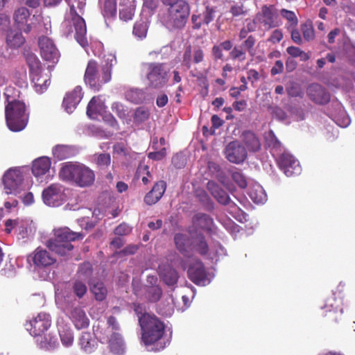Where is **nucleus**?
<instances>
[{
    "label": "nucleus",
    "instance_id": "36",
    "mask_svg": "<svg viewBox=\"0 0 355 355\" xmlns=\"http://www.w3.org/2000/svg\"><path fill=\"white\" fill-rule=\"evenodd\" d=\"M6 42L10 47L16 49L24 43V38L20 32L10 31L7 35Z\"/></svg>",
    "mask_w": 355,
    "mask_h": 355
},
{
    "label": "nucleus",
    "instance_id": "41",
    "mask_svg": "<svg viewBox=\"0 0 355 355\" xmlns=\"http://www.w3.org/2000/svg\"><path fill=\"white\" fill-rule=\"evenodd\" d=\"M111 109L119 118L125 121L128 124L130 123V119L128 118V110L120 102H114L111 105Z\"/></svg>",
    "mask_w": 355,
    "mask_h": 355
},
{
    "label": "nucleus",
    "instance_id": "9",
    "mask_svg": "<svg viewBox=\"0 0 355 355\" xmlns=\"http://www.w3.org/2000/svg\"><path fill=\"white\" fill-rule=\"evenodd\" d=\"M66 189L60 184H52L42 193L43 202L49 207H59L65 202L67 196L65 193Z\"/></svg>",
    "mask_w": 355,
    "mask_h": 355
},
{
    "label": "nucleus",
    "instance_id": "6",
    "mask_svg": "<svg viewBox=\"0 0 355 355\" xmlns=\"http://www.w3.org/2000/svg\"><path fill=\"white\" fill-rule=\"evenodd\" d=\"M26 61L35 90L39 94L44 92L50 85L49 72L42 69L38 58L33 53L27 55Z\"/></svg>",
    "mask_w": 355,
    "mask_h": 355
},
{
    "label": "nucleus",
    "instance_id": "5",
    "mask_svg": "<svg viewBox=\"0 0 355 355\" xmlns=\"http://www.w3.org/2000/svg\"><path fill=\"white\" fill-rule=\"evenodd\" d=\"M81 238V234L64 227L54 230V238L47 241V247L53 252L65 255L73 249L71 242Z\"/></svg>",
    "mask_w": 355,
    "mask_h": 355
},
{
    "label": "nucleus",
    "instance_id": "17",
    "mask_svg": "<svg viewBox=\"0 0 355 355\" xmlns=\"http://www.w3.org/2000/svg\"><path fill=\"white\" fill-rule=\"evenodd\" d=\"M207 189L219 203L225 205H228L232 209V213L236 214L240 211V209L234 202H231L227 193L221 189L216 183L213 181L208 182Z\"/></svg>",
    "mask_w": 355,
    "mask_h": 355
},
{
    "label": "nucleus",
    "instance_id": "42",
    "mask_svg": "<svg viewBox=\"0 0 355 355\" xmlns=\"http://www.w3.org/2000/svg\"><path fill=\"white\" fill-rule=\"evenodd\" d=\"M148 24L147 19L137 21L133 28L134 35L140 40L145 38L148 31Z\"/></svg>",
    "mask_w": 355,
    "mask_h": 355
},
{
    "label": "nucleus",
    "instance_id": "22",
    "mask_svg": "<svg viewBox=\"0 0 355 355\" xmlns=\"http://www.w3.org/2000/svg\"><path fill=\"white\" fill-rule=\"evenodd\" d=\"M105 111L104 102L99 96H94L88 103L87 114L90 119H96L98 116L103 115Z\"/></svg>",
    "mask_w": 355,
    "mask_h": 355
},
{
    "label": "nucleus",
    "instance_id": "49",
    "mask_svg": "<svg viewBox=\"0 0 355 355\" xmlns=\"http://www.w3.org/2000/svg\"><path fill=\"white\" fill-rule=\"evenodd\" d=\"M102 13L105 17H113L116 13V3L115 0H105Z\"/></svg>",
    "mask_w": 355,
    "mask_h": 355
},
{
    "label": "nucleus",
    "instance_id": "11",
    "mask_svg": "<svg viewBox=\"0 0 355 355\" xmlns=\"http://www.w3.org/2000/svg\"><path fill=\"white\" fill-rule=\"evenodd\" d=\"M168 71L164 64L150 63L148 64L147 79L150 85L155 88L163 86L168 80Z\"/></svg>",
    "mask_w": 355,
    "mask_h": 355
},
{
    "label": "nucleus",
    "instance_id": "31",
    "mask_svg": "<svg viewBox=\"0 0 355 355\" xmlns=\"http://www.w3.org/2000/svg\"><path fill=\"white\" fill-rule=\"evenodd\" d=\"M159 272L160 277L167 285L173 286L177 283L178 275L170 266H159Z\"/></svg>",
    "mask_w": 355,
    "mask_h": 355
},
{
    "label": "nucleus",
    "instance_id": "62",
    "mask_svg": "<svg viewBox=\"0 0 355 355\" xmlns=\"http://www.w3.org/2000/svg\"><path fill=\"white\" fill-rule=\"evenodd\" d=\"M132 228L125 223H122L116 227L114 233L116 235L123 236L131 232Z\"/></svg>",
    "mask_w": 355,
    "mask_h": 355
},
{
    "label": "nucleus",
    "instance_id": "55",
    "mask_svg": "<svg viewBox=\"0 0 355 355\" xmlns=\"http://www.w3.org/2000/svg\"><path fill=\"white\" fill-rule=\"evenodd\" d=\"M95 162L96 164L101 168L107 167L111 162L110 155L106 153L96 155Z\"/></svg>",
    "mask_w": 355,
    "mask_h": 355
},
{
    "label": "nucleus",
    "instance_id": "27",
    "mask_svg": "<svg viewBox=\"0 0 355 355\" xmlns=\"http://www.w3.org/2000/svg\"><path fill=\"white\" fill-rule=\"evenodd\" d=\"M30 15L29 10L24 7L16 10L13 15V19L18 28L26 33L31 30V26L27 24Z\"/></svg>",
    "mask_w": 355,
    "mask_h": 355
},
{
    "label": "nucleus",
    "instance_id": "46",
    "mask_svg": "<svg viewBox=\"0 0 355 355\" xmlns=\"http://www.w3.org/2000/svg\"><path fill=\"white\" fill-rule=\"evenodd\" d=\"M193 223L201 229H208L212 224V219L207 214H198L193 218Z\"/></svg>",
    "mask_w": 355,
    "mask_h": 355
},
{
    "label": "nucleus",
    "instance_id": "30",
    "mask_svg": "<svg viewBox=\"0 0 355 355\" xmlns=\"http://www.w3.org/2000/svg\"><path fill=\"white\" fill-rule=\"evenodd\" d=\"M276 14L272 9L263 6L261 12L257 15V19L259 22L263 24L266 28L269 29L277 26L275 22Z\"/></svg>",
    "mask_w": 355,
    "mask_h": 355
},
{
    "label": "nucleus",
    "instance_id": "12",
    "mask_svg": "<svg viewBox=\"0 0 355 355\" xmlns=\"http://www.w3.org/2000/svg\"><path fill=\"white\" fill-rule=\"evenodd\" d=\"M50 315L46 313H40L26 323V329L35 337H40L51 326Z\"/></svg>",
    "mask_w": 355,
    "mask_h": 355
},
{
    "label": "nucleus",
    "instance_id": "25",
    "mask_svg": "<svg viewBox=\"0 0 355 355\" xmlns=\"http://www.w3.org/2000/svg\"><path fill=\"white\" fill-rule=\"evenodd\" d=\"M51 159L48 157H41L33 162L32 173L37 178L46 175L50 171Z\"/></svg>",
    "mask_w": 355,
    "mask_h": 355
},
{
    "label": "nucleus",
    "instance_id": "54",
    "mask_svg": "<svg viewBox=\"0 0 355 355\" xmlns=\"http://www.w3.org/2000/svg\"><path fill=\"white\" fill-rule=\"evenodd\" d=\"M286 92L288 96L292 97L302 96L303 92L299 84L291 82L286 87Z\"/></svg>",
    "mask_w": 355,
    "mask_h": 355
},
{
    "label": "nucleus",
    "instance_id": "33",
    "mask_svg": "<svg viewBox=\"0 0 355 355\" xmlns=\"http://www.w3.org/2000/svg\"><path fill=\"white\" fill-rule=\"evenodd\" d=\"M337 111L333 114L334 121L340 127L346 128L350 123V119L340 103L336 104Z\"/></svg>",
    "mask_w": 355,
    "mask_h": 355
},
{
    "label": "nucleus",
    "instance_id": "13",
    "mask_svg": "<svg viewBox=\"0 0 355 355\" xmlns=\"http://www.w3.org/2000/svg\"><path fill=\"white\" fill-rule=\"evenodd\" d=\"M188 275L189 279L197 285L205 286L211 282L202 263L195 259H191V263L188 268Z\"/></svg>",
    "mask_w": 355,
    "mask_h": 355
},
{
    "label": "nucleus",
    "instance_id": "56",
    "mask_svg": "<svg viewBox=\"0 0 355 355\" xmlns=\"http://www.w3.org/2000/svg\"><path fill=\"white\" fill-rule=\"evenodd\" d=\"M83 280L78 279L73 285V291L78 297H82L87 292V286Z\"/></svg>",
    "mask_w": 355,
    "mask_h": 355
},
{
    "label": "nucleus",
    "instance_id": "37",
    "mask_svg": "<svg viewBox=\"0 0 355 355\" xmlns=\"http://www.w3.org/2000/svg\"><path fill=\"white\" fill-rule=\"evenodd\" d=\"M243 141L250 151L256 152L259 150L261 144L252 132H245L243 133Z\"/></svg>",
    "mask_w": 355,
    "mask_h": 355
},
{
    "label": "nucleus",
    "instance_id": "32",
    "mask_svg": "<svg viewBox=\"0 0 355 355\" xmlns=\"http://www.w3.org/2000/svg\"><path fill=\"white\" fill-rule=\"evenodd\" d=\"M176 248L182 254L189 252L192 250V239L185 234H177L174 238Z\"/></svg>",
    "mask_w": 355,
    "mask_h": 355
},
{
    "label": "nucleus",
    "instance_id": "20",
    "mask_svg": "<svg viewBox=\"0 0 355 355\" xmlns=\"http://www.w3.org/2000/svg\"><path fill=\"white\" fill-rule=\"evenodd\" d=\"M83 98L82 88L77 86L68 93L64 98L63 107L68 113H72Z\"/></svg>",
    "mask_w": 355,
    "mask_h": 355
},
{
    "label": "nucleus",
    "instance_id": "16",
    "mask_svg": "<svg viewBox=\"0 0 355 355\" xmlns=\"http://www.w3.org/2000/svg\"><path fill=\"white\" fill-rule=\"evenodd\" d=\"M207 189L219 203L225 205H228L232 209V213L236 214L240 211V209L234 202H231L227 193L221 189L216 183L213 181L208 182Z\"/></svg>",
    "mask_w": 355,
    "mask_h": 355
},
{
    "label": "nucleus",
    "instance_id": "35",
    "mask_svg": "<svg viewBox=\"0 0 355 355\" xmlns=\"http://www.w3.org/2000/svg\"><path fill=\"white\" fill-rule=\"evenodd\" d=\"M79 345L87 353L92 352L96 348V340L89 333H83L79 340Z\"/></svg>",
    "mask_w": 355,
    "mask_h": 355
},
{
    "label": "nucleus",
    "instance_id": "50",
    "mask_svg": "<svg viewBox=\"0 0 355 355\" xmlns=\"http://www.w3.org/2000/svg\"><path fill=\"white\" fill-rule=\"evenodd\" d=\"M92 266L89 263H84L82 264L78 272V278L88 282L92 275Z\"/></svg>",
    "mask_w": 355,
    "mask_h": 355
},
{
    "label": "nucleus",
    "instance_id": "61",
    "mask_svg": "<svg viewBox=\"0 0 355 355\" xmlns=\"http://www.w3.org/2000/svg\"><path fill=\"white\" fill-rule=\"evenodd\" d=\"M267 144L270 147L273 148H279L281 146L279 141L272 131L268 133L267 137Z\"/></svg>",
    "mask_w": 355,
    "mask_h": 355
},
{
    "label": "nucleus",
    "instance_id": "64",
    "mask_svg": "<svg viewBox=\"0 0 355 355\" xmlns=\"http://www.w3.org/2000/svg\"><path fill=\"white\" fill-rule=\"evenodd\" d=\"M204 59V52L198 47L193 49V63L198 64L201 62Z\"/></svg>",
    "mask_w": 355,
    "mask_h": 355
},
{
    "label": "nucleus",
    "instance_id": "14",
    "mask_svg": "<svg viewBox=\"0 0 355 355\" xmlns=\"http://www.w3.org/2000/svg\"><path fill=\"white\" fill-rule=\"evenodd\" d=\"M277 163L279 168L288 177L298 175L301 173V166L298 160L288 153H283L279 157Z\"/></svg>",
    "mask_w": 355,
    "mask_h": 355
},
{
    "label": "nucleus",
    "instance_id": "4",
    "mask_svg": "<svg viewBox=\"0 0 355 355\" xmlns=\"http://www.w3.org/2000/svg\"><path fill=\"white\" fill-rule=\"evenodd\" d=\"M6 105L5 114L8 127L13 132L22 130L28 122L26 105L19 100H9Z\"/></svg>",
    "mask_w": 355,
    "mask_h": 355
},
{
    "label": "nucleus",
    "instance_id": "2",
    "mask_svg": "<svg viewBox=\"0 0 355 355\" xmlns=\"http://www.w3.org/2000/svg\"><path fill=\"white\" fill-rule=\"evenodd\" d=\"M119 325L116 318L110 316L105 324H98L94 330L96 337L101 343H107L110 351L116 355H122L125 345L121 335L119 333Z\"/></svg>",
    "mask_w": 355,
    "mask_h": 355
},
{
    "label": "nucleus",
    "instance_id": "34",
    "mask_svg": "<svg viewBox=\"0 0 355 355\" xmlns=\"http://www.w3.org/2000/svg\"><path fill=\"white\" fill-rule=\"evenodd\" d=\"M75 153V150L71 146L67 145H58L53 149V156L59 160L72 157Z\"/></svg>",
    "mask_w": 355,
    "mask_h": 355
},
{
    "label": "nucleus",
    "instance_id": "63",
    "mask_svg": "<svg viewBox=\"0 0 355 355\" xmlns=\"http://www.w3.org/2000/svg\"><path fill=\"white\" fill-rule=\"evenodd\" d=\"M282 15L290 21L291 25H297V19L293 12L283 9Z\"/></svg>",
    "mask_w": 355,
    "mask_h": 355
},
{
    "label": "nucleus",
    "instance_id": "57",
    "mask_svg": "<svg viewBox=\"0 0 355 355\" xmlns=\"http://www.w3.org/2000/svg\"><path fill=\"white\" fill-rule=\"evenodd\" d=\"M193 62V49L191 46L186 49L183 57H182V64L186 66L187 69H189Z\"/></svg>",
    "mask_w": 355,
    "mask_h": 355
},
{
    "label": "nucleus",
    "instance_id": "43",
    "mask_svg": "<svg viewBox=\"0 0 355 355\" xmlns=\"http://www.w3.org/2000/svg\"><path fill=\"white\" fill-rule=\"evenodd\" d=\"M150 116L149 110L144 107H139L135 109L133 114V122L135 125H139L145 122Z\"/></svg>",
    "mask_w": 355,
    "mask_h": 355
},
{
    "label": "nucleus",
    "instance_id": "15",
    "mask_svg": "<svg viewBox=\"0 0 355 355\" xmlns=\"http://www.w3.org/2000/svg\"><path fill=\"white\" fill-rule=\"evenodd\" d=\"M70 12L71 14H74L72 22L76 32L75 38L82 47L85 48L88 46L85 21L83 18L76 14L74 6L70 7Z\"/></svg>",
    "mask_w": 355,
    "mask_h": 355
},
{
    "label": "nucleus",
    "instance_id": "1",
    "mask_svg": "<svg viewBox=\"0 0 355 355\" xmlns=\"http://www.w3.org/2000/svg\"><path fill=\"white\" fill-rule=\"evenodd\" d=\"M142 330L141 339L148 351H159L166 347L160 340L164 333V324L156 316L144 313L139 317Z\"/></svg>",
    "mask_w": 355,
    "mask_h": 355
},
{
    "label": "nucleus",
    "instance_id": "59",
    "mask_svg": "<svg viewBox=\"0 0 355 355\" xmlns=\"http://www.w3.org/2000/svg\"><path fill=\"white\" fill-rule=\"evenodd\" d=\"M302 31L303 33V36L306 40H311L314 38V30L313 26L309 24H304L302 26Z\"/></svg>",
    "mask_w": 355,
    "mask_h": 355
},
{
    "label": "nucleus",
    "instance_id": "7",
    "mask_svg": "<svg viewBox=\"0 0 355 355\" xmlns=\"http://www.w3.org/2000/svg\"><path fill=\"white\" fill-rule=\"evenodd\" d=\"M86 85L94 91H98L102 85L111 80L110 68H102L100 73L98 64L94 60H89L85 73Z\"/></svg>",
    "mask_w": 355,
    "mask_h": 355
},
{
    "label": "nucleus",
    "instance_id": "28",
    "mask_svg": "<svg viewBox=\"0 0 355 355\" xmlns=\"http://www.w3.org/2000/svg\"><path fill=\"white\" fill-rule=\"evenodd\" d=\"M248 194L250 199L257 204L264 203L267 200V196L264 189L257 182H252L249 184Z\"/></svg>",
    "mask_w": 355,
    "mask_h": 355
},
{
    "label": "nucleus",
    "instance_id": "40",
    "mask_svg": "<svg viewBox=\"0 0 355 355\" xmlns=\"http://www.w3.org/2000/svg\"><path fill=\"white\" fill-rule=\"evenodd\" d=\"M90 286L91 291L97 300L102 301L106 297L107 291L103 282L98 281L96 282H93L90 283Z\"/></svg>",
    "mask_w": 355,
    "mask_h": 355
},
{
    "label": "nucleus",
    "instance_id": "39",
    "mask_svg": "<svg viewBox=\"0 0 355 355\" xmlns=\"http://www.w3.org/2000/svg\"><path fill=\"white\" fill-rule=\"evenodd\" d=\"M37 343L40 348L46 349H53L58 345L57 338L51 334H45L44 337L37 338Z\"/></svg>",
    "mask_w": 355,
    "mask_h": 355
},
{
    "label": "nucleus",
    "instance_id": "60",
    "mask_svg": "<svg viewBox=\"0 0 355 355\" xmlns=\"http://www.w3.org/2000/svg\"><path fill=\"white\" fill-rule=\"evenodd\" d=\"M230 12L233 17H239L245 14L243 5L242 3L232 5L230 8Z\"/></svg>",
    "mask_w": 355,
    "mask_h": 355
},
{
    "label": "nucleus",
    "instance_id": "38",
    "mask_svg": "<svg viewBox=\"0 0 355 355\" xmlns=\"http://www.w3.org/2000/svg\"><path fill=\"white\" fill-rule=\"evenodd\" d=\"M125 98L131 103L138 104L145 100V94L141 89L131 88L125 92Z\"/></svg>",
    "mask_w": 355,
    "mask_h": 355
},
{
    "label": "nucleus",
    "instance_id": "29",
    "mask_svg": "<svg viewBox=\"0 0 355 355\" xmlns=\"http://www.w3.org/2000/svg\"><path fill=\"white\" fill-rule=\"evenodd\" d=\"M70 318L78 329L87 328L89 324V320L85 311L80 307H75L72 309Z\"/></svg>",
    "mask_w": 355,
    "mask_h": 355
},
{
    "label": "nucleus",
    "instance_id": "58",
    "mask_svg": "<svg viewBox=\"0 0 355 355\" xmlns=\"http://www.w3.org/2000/svg\"><path fill=\"white\" fill-rule=\"evenodd\" d=\"M234 181L241 188L248 187L250 183H248L245 178L239 172H235L232 174Z\"/></svg>",
    "mask_w": 355,
    "mask_h": 355
},
{
    "label": "nucleus",
    "instance_id": "52",
    "mask_svg": "<svg viewBox=\"0 0 355 355\" xmlns=\"http://www.w3.org/2000/svg\"><path fill=\"white\" fill-rule=\"evenodd\" d=\"M286 51L293 58H300L302 61H306L309 59V54L298 47L289 46L287 48Z\"/></svg>",
    "mask_w": 355,
    "mask_h": 355
},
{
    "label": "nucleus",
    "instance_id": "8",
    "mask_svg": "<svg viewBox=\"0 0 355 355\" xmlns=\"http://www.w3.org/2000/svg\"><path fill=\"white\" fill-rule=\"evenodd\" d=\"M189 14V6L184 1L175 3L168 8L167 25L176 28H182L186 24Z\"/></svg>",
    "mask_w": 355,
    "mask_h": 355
},
{
    "label": "nucleus",
    "instance_id": "19",
    "mask_svg": "<svg viewBox=\"0 0 355 355\" xmlns=\"http://www.w3.org/2000/svg\"><path fill=\"white\" fill-rule=\"evenodd\" d=\"M42 58L48 61L56 62L59 58V52L53 41L47 37H42L39 40Z\"/></svg>",
    "mask_w": 355,
    "mask_h": 355
},
{
    "label": "nucleus",
    "instance_id": "53",
    "mask_svg": "<svg viewBox=\"0 0 355 355\" xmlns=\"http://www.w3.org/2000/svg\"><path fill=\"white\" fill-rule=\"evenodd\" d=\"M216 12V10L215 7L210 6L209 5L206 6L205 10L202 14L203 24H209L214 19Z\"/></svg>",
    "mask_w": 355,
    "mask_h": 355
},
{
    "label": "nucleus",
    "instance_id": "24",
    "mask_svg": "<svg viewBox=\"0 0 355 355\" xmlns=\"http://www.w3.org/2000/svg\"><path fill=\"white\" fill-rule=\"evenodd\" d=\"M36 232V226L33 220L29 219H19V226L17 230L18 239H29L32 238Z\"/></svg>",
    "mask_w": 355,
    "mask_h": 355
},
{
    "label": "nucleus",
    "instance_id": "26",
    "mask_svg": "<svg viewBox=\"0 0 355 355\" xmlns=\"http://www.w3.org/2000/svg\"><path fill=\"white\" fill-rule=\"evenodd\" d=\"M166 188V182L159 181L155 184L153 189L144 197V202L149 205L158 202L164 193Z\"/></svg>",
    "mask_w": 355,
    "mask_h": 355
},
{
    "label": "nucleus",
    "instance_id": "44",
    "mask_svg": "<svg viewBox=\"0 0 355 355\" xmlns=\"http://www.w3.org/2000/svg\"><path fill=\"white\" fill-rule=\"evenodd\" d=\"M196 249L199 253L205 254L208 252V246L204 237L200 234H197L196 237L192 238V249Z\"/></svg>",
    "mask_w": 355,
    "mask_h": 355
},
{
    "label": "nucleus",
    "instance_id": "48",
    "mask_svg": "<svg viewBox=\"0 0 355 355\" xmlns=\"http://www.w3.org/2000/svg\"><path fill=\"white\" fill-rule=\"evenodd\" d=\"M135 6L133 3H130L120 9L119 17L121 20L127 21L131 20L135 15Z\"/></svg>",
    "mask_w": 355,
    "mask_h": 355
},
{
    "label": "nucleus",
    "instance_id": "45",
    "mask_svg": "<svg viewBox=\"0 0 355 355\" xmlns=\"http://www.w3.org/2000/svg\"><path fill=\"white\" fill-rule=\"evenodd\" d=\"M162 295V290L158 286H151L145 288V297L150 302H157Z\"/></svg>",
    "mask_w": 355,
    "mask_h": 355
},
{
    "label": "nucleus",
    "instance_id": "18",
    "mask_svg": "<svg viewBox=\"0 0 355 355\" xmlns=\"http://www.w3.org/2000/svg\"><path fill=\"white\" fill-rule=\"evenodd\" d=\"M226 158L231 162L240 164L247 157L245 148L239 141L230 142L225 148Z\"/></svg>",
    "mask_w": 355,
    "mask_h": 355
},
{
    "label": "nucleus",
    "instance_id": "23",
    "mask_svg": "<svg viewBox=\"0 0 355 355\" xmlns=\"http://www.w3.org/2000/svg\"><path fill=\"white\" fill-rule=\"evenodd\" d=\"M33 261L39 267H47L55 262V259L46 250L37 248L33 252Z\"/></svg>",
    "mask_w": 355,
    "mask_h": 355
},
{
    "label": "nucleus",
    "instance_id": "47",
    "mask_svg": "<svg viewBox=\"0 0 355 355\" xmlns=\"http://www.w3.org/2000/svg\"><path fill=\"white\" fill-rule=\"evenodd\" d=\"M59 332L62 345L65 347L71 346L73 343L72 330L70 328L62 327V329H59Z\"/></svg>",
    "mask_w": 355,
    "mask_h": 355
},
{
    "label": "nucleus",
    "instance_id": "51",
    "mask_svg": "<svg viewBox=\"0 0 355 355\" xmlns=\"http://www.w3.org/2000/svg\"><path fill=\"white\" fill-rule=\"evenodd\" d=\"M230 57L233 60L243 62L246 58V53L242 46H235L230 51Z\"/></svg>",
    "mask_w": 355,
    "mask_h": 355
},
{
    "label": "nucleus",
    "instance_id": "21",
    "mask_svg": "<svg viewBox=\"0 0 355 355\" xmlns=\"http://www.w3.org/2000/svg\"><path fill=\"white\" fill-rule=\"evenodd\" d=\"M307 94L315 103L325 104L329 102L330 96L322 86L318 84H312L307 89Z\"/></svg>",
    "mask_w": 355,
    "mask_h": 355
},
{
    "label": "nucleus",
    "instance_id": "3",
    "mask_svg": "<svg viewBox=\"0 0 355 355\" xmlns=\"http://www.w3.org/2000/svg\"><path fill=\"white\" fill-rule=\"evenodd\" d=\"M59 177L62 180L71 182L80 187H89L95 180L93 170L85 164L73 162L62 164Z\"/></svg>",
    "mask_w": 355,
    "mask_h": 355
},
{
    "label": "nucleus",
    "instance_id": "10",
    "mask_svg": "<svg viewBox=\"0 0 355 355\" xmlns=\"http://www.w3.org/2000/svg\"><path fill=\"white\" fill-rule=\"evenodd\" d=\"M22 180V173L19 169L10 168L8 170L2 178L5 193L16 195L18 193Z\"/></svg>",
    "mask_w": 355,
    "mask_h": 355
}]
</instances>
